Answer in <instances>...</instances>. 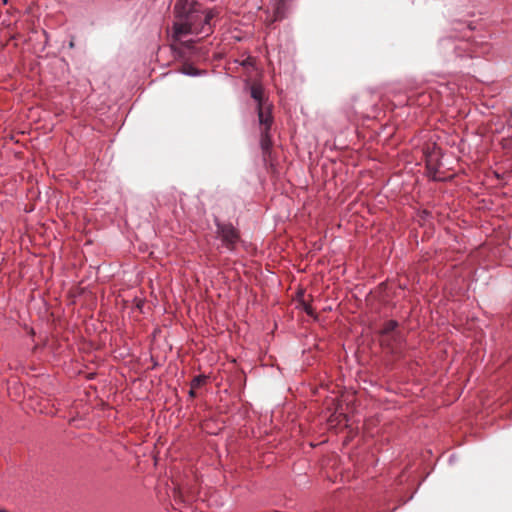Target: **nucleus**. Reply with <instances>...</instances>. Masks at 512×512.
Instances as JSON below:
<instances>
[{
    "instance_id": "nucleus-1",
    "label": "nucleus",
    "mask_w": 512,
    "mask_h": 512,
    "mask_svg": "<svg viewBox=\"0 0 512 512\" xmlns=\"http://www.w3.org/2000/svg\"><path fill=\"white\" fill-rule=\"evenodd\" d=\"M175 12L179 20L173 26L171 48L181 54V46L192 47V40L187 39L189 35H208L212 31L211 21L216 11L203 8L195 0H177Z\"/></svg>"
},
{
    "instance_id": "nucleus-2",
    "label": "nucleus",
    "mask_w": 512,
    "mask_h": 512,
    "mask_svg": "<svg viewBox=\"0 0 512 512\" xmlns=\"http://www.w3.org/2000/svg\"><path fill=\"white\" fill-rule=\"evenodd\" d=\"M250 94L257 103L260 125H267L271 118V105L265 98L263 87L259 84L252 85L250 87Z\"/></svg>"
},
{
    "instance_id": "nucleus-3",
    "label": "nucleus",
    "mask_w": 512,
    "mask_h": 512,
    "mask_svg": "<svg viewBox=\"0 0 512 512\" xmlns=\"http://www.w3.org/2000/svg\"><path fill=\"white\" fill-rule=\"evenodd\" d=\"M217 236L229 250H234L240 242V234L234 226H217Z\"/></svg>"
},
{
    "instance_id": "nucleus-4",
    "label": "nucleus",
    "mask_w": 512,
    "mask_h": 512,
    "mask_svg": "<svg viewBox=\"0 0 512 512\" xmlns=\"http://www.w3.org/2000/svg\"><path fill=\"white\" fill-rule=\"evenodd\" d=\"M398 323L395 320H389L384 323L383 328L380 330L382 345L391 346L392 341L399 338L397 332Z\"/></svg>"
},
{
    "instance_id": "nucleus-5",
    "label": "nucleus",
    "mask_w": 512,
    "mask_h": 512,
    "mask_svg": "<svg viewBox=\"0 0 512 512\" xmlns=\"http://www.w3.org/2000/svg\"><path fill=\"white\" fill-rule=\"evenodd\" d=\"M271 122H272V118H270V121L268 122L267 125H262L263 126V130H262L261 145H262V148L264 150L268 149L269 146H270V140H269V137H268V130H269V127L271 125Z\"/></svg>"
},
{
    "instance_id": "nucleus-6",
    "label": "nucleus",
    "mask_w": 512,
    "mask_h": 512,
    "mask_svg": "<svg viewBox=\"0 0 512 512\" xmlns=\"http://www.w3.org/2000/svg\"><path fill=\"white\" fill-rule=\"evenodd\" d=\"M207 381V377L205 375H198L193 378L191 381L192 389H198L203 386Z\"/></svg>"
},
{
    "instance_id": "nucleus-7",
    "label": "nucleus",
    "mask_w": 512,
    "mask_h": 512,
    "mask_svg": "<svg viewBox=\"0 0 512 512\" xmlns=\"http://www.w3.org/2000/svg\"><path fill=\"white\" fill-rule=\"evenodd\" d=\"M182 73L185 74V75H188V76H197V75H200V72L192 67V66H186L183 68L182 70Z\"/></svg>"
},
{
    "instance_id": "nucleus-8",
    "label": "nucleus",
    "mask_w": 512,
    "mask_h": 512,
    "mask_svg": "<svg viewBox=\"0 0 512 512\" xmlns=\"http://www.w3.org/2000/svg\"><path fill=\"white\" fill-rule=\"evenodd\" d=\"M305 311L309 315L313 314V310H312L311 306H309V305L305 306Z\"/></svg>"
},
{
    "instance_id": "nucleus-9",
    "label": "nucleus",
    "mask_w": 512,
    "mask_h": 512,
    "mask_svg": "<svg viewBox=\"0 0 512 512\" xmlns=\"http://www.w3.org/2000/svg\"><path fill=\"white\" fill-rule=\"evenodd\" d=\"M195 390H196V389H192V388L190 389V391H189V395H190V397H195V395H196V394H195Z\"/></svg>"
},
{
    "instance_id": "nucleus-10",
    "label": "nucleus",
    "mask_w": 512,
    "mask_h": 512,
    "mask_svg": "<svg viewBox=\"0 0 512 512\" xmlns=\"http://www.w3.org/2000/svg\"><path fill=\"white\" fill-rule=\"evenodd\" d=\"M69 46L72 48L74 46V43L73 42H70L69 43Z\"/></svg>"
}]
</instances>
